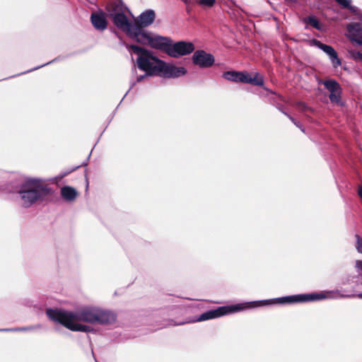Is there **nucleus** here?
Here are the masks:
<instances>
[{"label": "nucleus", "mask_w": 362, "mask_h": 362, "mask_svg": "<svg viewBox=\"0 0 362 362\" xmlns=\"http://www.w3.org/2000/svg\"><path fill=\"white\" fill-rule=\"evenodd\" d=\"M358 194L360 197V198L362 199V186L358 187Z\"/></svg>", "instance_id": "obj_27"}, {"label": "nucleus", "mask_w": 362, "mask_h": 362, "mask_svg": "<svg viewBox=\"0 0 362 362\" xmlns=\"http://www.w3.org/2000/svg\"><path fill=\"white\" fill-rule=\"evenodd\" d=\"M303 22L305 23L306 27L308 28V25H311L314 28L322 30V26L318 21V19L314 16H310L303 19Z\"/></svg>", "instance_id": "obj_18"}, {"label": "nucleus", "mask_w": 362, "mask_h": 362, "mask_svg": "<svg viewBox=\"0 0 362 362\" xmlns=\"http://www.w3.org/2000/svg\"><path fill=\"white\" fill-rule=\"evenodd\" d=\"M90 18L93 26L96 29L103 30L107 28V21L103 13H93Z\"/></svg>", "instance_id": "obj_15"}, {"label": "nucleus", "mask_w": 362, "mask_h": 362, "mask_svg": "<svg viewBox=\"0 0 362 362\" xmlns=\"http://www.w3.org/2000/svg\"><path fill=\"white\" fill-rule=\"evenodd\" d=\"M156 18V13L153 10L148 9L142 12L138 18L135 20L133 23L130 22V25H136V28H139L141 33H146L144 30V28H146L151 25Z\"/></svg>", "instance_id": "obj_9"}, {"label": "nucleus", "mask_w": 362, "mask_h": 362, "mask_svg": "<svg viewBox=\"0 0 362 362\" xmlns=\"http://www.w3.org/2000/svg\"><path fill=\"white\" fill-rule=\"evenodd\" d=\"M325 87L329 91V100L337 104L341 102V88L339 83L335 80H327L322 82Z\"/></svg>", "instance_id": "obj_12"}, {"label": "nucleus", "mask_w": 362, "mask_h": 362, "mask_svg": "<svg viewBox=\"0 0 362 362\" xmlns=\"http://www.w3.org/2000/svg\"><path fill=\"white\" fill-rule=\"evenodd\" d=\"M194 50V46L192 42L180 41L173 43L171 41L170 49H168V55L172 57H179L192 53Z\"/></svg>", "instance_id": "obj_7"}, {"label": "nucleus", "mask_w": 362, "mask_h": 362, "mask_svg": "<svg viewBox=\"0 0 362 362\" xmlns=\"http://www.w3.org/2000/svg\"><path fill=\"white\" fill-rule=\"evenodd\" d=\"M152 76V75L151 74H148V73L145 72L144 74L137 76L136 82H140L144 78H146L148 76Z\"/></svg>", "instance_id": "obj_22"}, {"label": "nucleus", "mask_w": 362, "mask_h": 362, "mask_svg": "<svg viewBox=\"0 0 362 362\" xmlns=\"http://www.w3.org/2000/svg\"><path fill=\"white\" fill-rule=\"evenodd\" d=\"M298 127H299L302 132H304V129L302 127V126L298 123V122H296V124Z\"/></svg>", "instance_id": "obj_28"}, {"label": "nucleus", "mask_w": 362, "mask_h": 362, "mask_svg": "<svg viewBox=\"0 0 362 362\" xmlns=\"http://www.w3.org/2000/svg\"><path fill=\"white\" fill-rule=\"evenodd\" d=\"M134 32L129 36L132 40L144 45H149L151 47L164 51L168 54L171 40L168 37L156 35L152 36L148 33H141L139 28L134 27Z\"/></svg>", "instance_id": "obj_5"}, {"label": "nucleus", "mask_w": 362, "mask_h": 362, "mask_svg": "<svg viewBox=\"0 0 362 362\" xmlns=\"http://www.w3.org/2000/svg\"><path fill=\"white\" fill-rule=\"evenodd\" d=\"M284 114H285V115H286V116H287V117L291 119V121L294 124H296V122H297L296 121V119H295L293 117H291V115H288V114H286V113H285V112H284Z\"/></svg>", "instance_id": "obj_26"}, {"label": "nucleus", "mask_w": 362, "mask_h": 362, "mask_svg": "<svg viewBox=\"0 0 362 362\" xmlns=\"http://www.w3.org/2000/svg\"><path fill=\"white\" fill-rule=\"evenodd\" d=\"M356 266L358 269L362 270V261H360V260L356 261Z\"/></svg>", "instance_id": "obj_24"}, {"label": "nucleus", "mask_w": 362, "mask_h": 362, "mask_svg": "<svg viewBox=\"0 0 362 362\" xmlns=\"http://www.w3.org/2000/svg\"><path fill=\"white\" fill-rule=\"evenodd\" d=\"M49 64H50V62H48L45 63V65H47Z\"/></svg>", "instance_id": "obj_32"}, {"label": "nucleus", "mask_w": 362, "mask_h": 362, "mask_svg": "<svg viewBox=\"0 0 362 362\" xmlns=\"http://www.w3.org/2000/svg\"><path fill=\"white\" fill-rule=\"evenodd\" d=\"M49 64H50V62H48L45 63V65H47Z\"/></svg>", "instance_id": "obj_33"}, {"label": "nucleus", "mask_w": 362, "mask_h": 362, "mask_svg": "<svg viewBox=\"0 0 362 362\" xmlns=\"http://www.w3.org/2000/svg\"><path fill=\"white\" fill-rule=\"evenodd\" d=\"M199 2L202 5L212 6L215 3V0H199Z\"/></svg>", "instance_id": "obj_21"}, {"label": "nucleus", "mask_w": 362, "mask_h": 362, "mask_svg": "<svg viewBox=\"0 0 362 362\" xmlns=\"http://www.w3.org/2000/svg\"><path fill=\"white\" fill-rule=\"evenodd\" d=\"M187 70L183 66H176L173 64H165L163 62L160 68V74L167 78H177L185 75Z\"/></svg>", "instance_id": "obj_11"}, {"label": "nucleus", "mask_w": 362, "mask_h": 362, "mask_svg": "<svg viewBox=\"0 0 362 362\" xmlns=\"http://www.w3.org/2000/svg\"><path fill=\"white\" fill-rule=\"evenodd\" d=\"M127 47L130 52L137 54L136 64L140 70L154 76L160 74L162 60L136 45H127Z\"/></svg>", "instance_id": "obj_3"}, {"label": "nucleus", "mask_w": 362, "mask_h": 362, "mask_svg": "<svg viewBox=\"0 0 362 362\" xmlns=\"http://www.w3.org/2000/svg\"><path fill=\"white\" fill-rule=\"evenodd\" d=\"M259 301H255L251 303H247L245 304H238L231 306H223L219 307L215 310H208L204 313H202L195 321H204L207 320L214 319L216 317H219L223 316L225 315L234 313L236 311H239L243 310L245 308H248L252 307V304H259Z\"/></svg>", "instance_id": "obj_6"}, {"label": "nucleus", "mask_w": 362, "mask_h": 362, "mask_svg": "<svg viewBox=\"0 0 362 362\" xmlns=\"http://www.w3.org/2000/svg\"><path fill=\"white\" fill-rule=\"evenodd\" d=\"M310 45L312 46H315L317 48L322 50L325 53L327 54L329 58V60L334 68H337L341 64V59L338 57L337 52L336 50L330 45H325L322 43L320 40L316 39H313L310 41Z\"/></svg>", "instance_id": "obj_8"}, {"label": "nucleus", "mask_w": 362, "mask_h": 362, "mask_svg": "<svg viewBox=\"0 0 362 362\" xmlns=\"http://www.w3.org/2000/svg\"><path fill=\"white\" fill-rule=\"evenodd\" d=\"M243 83L262 86L264 84V79L262 76H261L259 73H256L254 76H252L246 71L245 78Z\"/></svg>", "instance_id": "obj_16"}, {"label": "nucleus", "mask_w": 362, "mask_h": 362, "mask_svg": "<svg viewBox=\"0 0 362 362\" xmlns=\"http://www.w3.org/2000/svg\"><path fill=\"white\" fill-rule=\"evenodd\" d=\"M46 313L51 320L74 332H89L93 329L89 326L81 325V322L109 325L116 320V315L113 313L95 307H84L75 312L47 309Z\"/></svg>", "instance_id": "obj_1"}, {"label": "nucleus", "mask_w": 362, "mask_h": 362, "mask_svg": "<svg viewBox=\"0 0 362 362\" xmlns=\"http://www.w3.org/2000/svg\"><path fill=\"white\" fill-rule=\"evenodd\" d=\"M356 238V249L358 253L362 254V238L358 234L355 235Z\"/></svg>", "instance_id": "obj_20"}, {"label": "nucleus", "mask_w": 362, "mask_h": 362, "mask_svg": "<svg viewBox=\"0 0 362 362\" xmlns=\"http://www.w3.org/2000/svg\"><path fill=\"white\" fill-rule=\"evenodd\" d=\"M353 57L355 59H359L362 61V52H356Z\"/></svg>", "instance_id": "obj_23"}, {"label": "nucleus", "mask_w": 362, "mask_h": 362, "mask_svg": "<svg viewBox=\"0 0 362 362\" xmlns=\"http://www.w3.org/2000/svg\"><path fill=\"white\" fill-rule=\"evenodd\" d=\"M28 328H20V329H17L16 330H27Z\"/></svg>", "instance_id": "obj_29"}, {"label": "nucleus", "mask_w": 362, "mask_h": 362, "mask_svg": "<svg viewBox=\"0 0 362 362\" xmlns=\"http://www.w3.org/2000/svg\"><path fill=\"white\" fill-rule=\"evenodd\" d=\"M284 114H285V115H286V116H287V117L291 119V121L294 124H296V122H297L296 121V119H295L293 117H291V115H288V114H286V113H285V112H284Z\"/></svg>", "instance_id": "obj_25"}, {"label": "nucleus", "mask_w": 362, "mask_h": 362, "mask_svg": "<svg viewBox=\"0 0 362 362\" xmlns=\"http://www.w3.org/2000/svg\"><path fill=\"white\" fill-rule=\"evenodd\" d=\"M106 10L117 28L130 36L134 30L133 28L136 26L130 25V21L127 16L129 10L122 1L121 0H111L107 3Z\"/></svg>", "instance_id": "obj_4"}, {"label": "nucleus", "mask_w": 362, "mask_h": 362, "mask_svg": "<svg viewBox=\"0 0 362 362\" xmlns=\"http://www.w3.org/2000/svg\"><path fill=\"white\" fill-rule=\"evenodd\" d=\"M49 189L40 179L28 178L20 187L21 205L25 208L32 206L37 201L48 194Z\"/></svg>", "instance_id": "obj_2"}, {"label": "nucleus", "mask_w": 362, "mask_h": 362, "mask_svg": "<svg viewBox=\"0 0 362 362\" xmlns=\"http://www.w3.org/2000/svg\"><path fill=\"white\" fill-rule=\"evenodd\" d=\"M49 64H50V62H48L45 63V65H47Z\"/></svg>", "instance_id": "obj_31"}, {"label": "nucleus", "mask_w": 362, "mask_h": 362, "mask_svg": "<svg viewBox=\"0 0 362 362\" xmlns=\"http://www.w3.org/2000/svg\"><path fill=\"white\" fill-rule=\"evenodd\" d=\"M246 71H229L223 74V77L230 81L243 83L245 78Z\"/></svg>", "instance_id": "obj_14"}, {"label": "nucleus", "mask_w": 362, "mask_h": 362, "mask_svg": "<svg viewBox=\"0 0 362 362\" xmlns=\"http://www.w3.org/2000/svg\"><path fill=\"white\" fill-rule=\"evenodd\" d=\"M136 82H134L132 85H131V87L130 88H132L134 85H135Z\"/></svg>", "instance_id": "obj_30"}, {"label": "nucleus", "mask_w": 362, "mask_h": 362, "mask_svg": "<svg viewBox=\"0 0 362 362\" xmlns=\"http://www.w3.org/2000/svg\"><path fill=\"white\" fill-rule=\"evenodd\" d=\"M336 1L344 8L355 11V8L351 5V0H336Z\"/></svg>", "instance_id": "obj_19"}, {"label": "nucleus", "mask_w": 362, "mask_h": 362, "mask_svg": "<svg viewBox=\"0 0 362 362\" xmlns=\"http://www.w3.org/2000/svg\"><path fill=\"white\" fill-rule=\"evenodd\" d=\"M192 62L195 65L202 68L211 66L214 63V57L212 54L206 53L204 50H197L194 52Z\"/></svg>", "instance_id": "obj_10"}, {"label": "nucleus", "mask_w": 362, "mask_h": 362, "mask_svg": "<svg viewBox=\"0 0 362 362\" xmlns=\"http://www.w3.org/2000/svg\"><path fill=\"white\" fill-rule=\"evenodd\" d=\"M61 194L62 197L67 201H72L75 199L77 196L76 190L69 186H65L61 189Z\"/></svg>", "instance_id": "obj_17"}, {"label": "nucleus", "mask_w": 362, "mask_h": 362, "mask_svg": "<svg viewBox=\"0 0 362 362\" xmlns=\"http://www.w3.org/2000/svg\"><path fill=\"white\" fill-rule=\"evenodd\" d=\"M347 32L351 40L362 45V28L358 23H351L348 25Z\"/></svg>", "instance_id": "obj_13"}]
</instances>
